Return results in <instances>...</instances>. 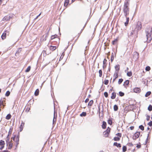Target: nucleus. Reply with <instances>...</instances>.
Masks as SVG:
<instances>
[{"mask_svg": "<svg viewBox=\"0 0 152 152\" xmlns=\"http://www.w3.org/2000/svg\"><path fill=\"white\" fill-rule=\"evenodd\" d=\"M139 31L136 30V29H134V38L135 37V38H136L137 37Z\"/></svg>", "mask_w": 152, "mask_h": 152, "instance_id": "28", "label": "nucleus"}, {"mask_svg": "<svg viewBox=\"0 0 152 152\" xmlns=\"http://www.w3.org/2000/svg\"><path fill=\"white\" fill-rule=\"evenodd\" d=\"M12 136L13 137H12L11 138V139H12L14 141H15V138L16 137V135L15 134H14V133H13V134H12Z\"/></svg>", "mask_w": 152, "mask_h": 152, "instance_id": "56", "label": "nucleus"}, {"mask_svg": "<svg viewBox=\"0 0 152 152\" xmlns=\"http://www.w3.org/2000/svg\"><path fill=\"white\" fill-rule=\"evenodd\" d=\"M54 117L53 121V125L56 123V119L57 117V112L55 110V107H54Z\"/></svg>", "mask_w": 152, "mask_h": 152, "instance_id": "6", "label": "nucleus"}, {"mask_svg": "<svg viewBox=\"0 0 152 152\" xmlns=\"http://www.w3.org/2000/svg\"><path fill=\"white\" fill-rule=\"evenodd\" d=\"M147 124L150 126H152V121H151L148 123Z\"/></svg>", "mask_w": 152, "mask_h": 152, "instance_id": "59", "label": "nucleus"}, {"mask_svg": "<svg viewBox=\"0 0 152 152\" xmlns=\"http://www.w3.org/2000/svg\"><path fill=\"white\" fill-rule=\"evenodd\" d=\"M7 33H9V31H8L6 30L2 33L1 35V39L3 40L6 39L7 36Z\"/></svg>", "mask_w": 152, "mask_h": 152, "instance_id": "9", "label": "nucleus"}, {"mask_svg": "<svg viewBox=\"0 0 152 152\" xmlns=\"http://www.w3.org/2000/svg\"><path fill=\"white\" fill-rule=\"evenodd\" d=\"M140 134V132L138 131H137L135 133L133 136L132 139L134 140H136L137 138H138L139 137Z\"/></svg>", "mask_w": 152, "mask_h": 152, "instance_id": "5", "label": "nucleus"}, {"mask_svg": "<svg viewBox=\"0 0 152 152\" xmlns=\"http://www.w3.org/2000/svg\"><path fill=\"white\" fill-rule=\"evenodd\" d=\"M107 60L105 58H104L103 61V64H104V65L105 64L107 65Z\"/></svg>", "mask_w": 152, "mask_h": 152, "instance_id": "60", "label": "nucleus"}, {"mask_svg": "<svg viewBox=\"0 0 152 152\" xmlns=\"http://www.w3.org/2000/svg\"><path fill=\"white\" fill-rule=\"evenodd\" d=\"M134 104H129L128 106L126 107L125 108H127L129 111H131L134 108Z\"/></svg>", "mask_w": 152, "mask_h": 152, "instance_id": "7", "label": "nucleus"}, {"mask_svg": "<svg viewBox=\"0 0 152 152\" xmlns=\"http://www.w3.org/2000/svg\"><path fill=\"white\" fill-rule=\"evenodd\" d=\"M118 93L119 96L121 97L124 96L125 95L124 93L121 91H119Z\"/></svg>", "mask_w": 152, "mask_h": 152, "instance_id": "40", "label": "nucleus"}, {"mask_svg": "<svg viewBox=\"0 0 152 152\" xmlns=\"http://www.w3.org/2000/svg\"><path fill=\"white\" fill-rule=\"evenodd\" d=\"M113 145L116 146L117 148H120L121 147V144L120 143H118L116 142H114Z\"/></svg>", "mask_w": 152, "mask_h": 152, "instance_id": "14", "label": "nucleus"}, {"mask_svg": "<svg viewBox=\"0 0 152 152\" xmlns=\"http://www.w3.org/2000/svg\"><path fill=\"white\" fill-rule=\"evenodd\" d=\"M127 145H128L129 146L132 147L133 146V144L132 142L128 143Z\"/></svg>", "mask_w": 152, "mask_h": 152, "instance_id": "64", "label": "nucleus"}, {"mask_svg": "<svg viewBox=\"0 0 152 152\" xmlns=\"http://www.w3.org/2000/svg\"><path fill=\"white\" fill-rule=\"evenodd\" d=\"M142 28V24L141 22L138 21L136 27V28L134 29H136V30L139 31Z\"/></svg>", "mask_w": 152, "mask_h": 152, "instance_id": "3", "label": "nucleus"}, {"mask_svg": "<svg viewBox=\"0 0 152 152\" xmlns=\"http://www.w3.org/2000/svg\"><path fill=\"white\" fill-rule=\"evenodd\" d=\"M123 81V80L122 78H120L119 79L118 81V84H120Z\"/></svg>", "mask_w": 152, "mask_h": 152, "instance_id": "50", "label": "nucleus"}, {"mask_svg": "<svg viewBox=\"0 0 152 152\" xmlns=\"http://www.w3.org/2000/svg\"><path fill=\"white\" fill-rule=\"evenodd\" d=\"M10 92L9 90L7 91L5 94V96L7 97L9 96L10 94Z\"/></svg>", "mask_w": 152, "mask_h": 152, "instance_id": "37", "label": "nucleus"}, {"mask_svg": "<svg viewBox=\"0 0 152 152\" xmlns=\"http://www.w3.org/2000/svg\"><path fill=\"white\" fill-rule=\"evenodd\" d=\"M19 137H20V133L19 132H18V135L16 136L15 138H16V140H18V141H19Z\"/></svg>", "mask_w": 152, "mask_h": 152, "instance_id": "42", "label": "nucleus"}, {"mask_svg": "<svg viewBox=\"0 0 152 152\" xmlns=\"http://www.w3.org/2000/svg\"><path fill=\"white\" fill-rule=\"evenodd\" d=\"M113 118L110 117H110L107 120V123L108 124L110 125H111L112 124L113 122H112V120H113Z\"/></svg>", "mask_w": 152, "mask_h": 152, "instance_id": "18", "label": "nucleus"}, {"mask_svg": "<svg viewBox=\"0 0 152 152\" xmlns=\"http://www.w3.org/2000/svg\"><path fill=\"white\" fill-rule=\"evenodd\" d=\"M106 126H107L106 122L104 121H103L102 125V129H106Z\"/></svg>", "mask_w": 152, "mask_h": 152, "instance_id": "17", "label": "nucleus"}, {"mask_svg": "<svg viewBox=\"0 0 152 152\" xmlns=\"http://www.w3.org/2000/svg\"><path fill=\"white\" fill-rule=\"evenodd\" d=\"M31 69V66H28L27 67V69H26V70H25V72H29L30 71Z\"/></svg>", "mask_w": 152, "mask_h": 152, "instance_id": "35", "label": "nucleus"}, {"mask_svg": "<svg viewBox=\"0 0 152 152\" xmlns=\"http://www.w3.org/2000/svg\"><path fill=\"white\" fill-rule=\"evenodd\" d=\"M13 129V127L12 126L10 127L9 131L8 132V134L7 136V137H10V135H11L12 134V131Z\"/></svg>", "mask_w": 152, "mask_h": 152, "instance_id": "13", "label": "nucleus"}, {"mask_svg": "<svg viewBox=\"0 0 152 152\" xmlns=\"http://www.w3.org/2000/svg\"><path fill=\"white\" fill-rule=\"evenodd\" d=\"M57 47L56 46L50 45V48L51 50L53 51L55 50L57 48Z\"/></svg>", "mask_w": 152, "mask_h": 152, "instance_id": "24", "label": "nucleus"}, {"mask_svg": "<svg viewBox=\"0 0 152 152\" xmlns=\"http://www.w3.org/2000/svg\"><path fill=\"white\" fill-rule=\"evenodd\" d=\"M151 94V91H148L147 92L145 95V97H147L149 96Z\"/></svg>", "mask_w": 152, "mask_h": 152, "instance_id": "38", "label": "nucleus"}, {"mask_svg": "<svg viewBox=\"0 0 152 152\" xmlns=\"http://www.w3.org/2000/svg\"><path fill=\"white\" fill-rule=\"evenodd\" d=\"M104 96L106 98L108 97V93L106 91L104 93Z\"/></svg>", "mask_w": 152, "mask_h": 152, "instance_id": "55", "label": "nucleus"}, {"mask_svg": "<svg viewBox=\"0 0 152 152\" xmlns=\"http://www.w3.org/2000/svg\"><path fill=\"white\" fill-rule=\"evenodd\" d=\"M126 21L125 22L124 24L125 26H127L128 24L129 18V17H126Z\"/></svg>", "mask_w": 152, "mask_h": 152, "instance_id": "26", "label": "nucleus"}, {"mask_svg": "<svg viewBox=\"0 0 152 152\" xmlns=\"http://www.w3.org/2000/svg\"><path fill=\"white\" fill-rule=\"evenodd\" d=\"M122 149L123 152H125L127 150V147L126 145H124L122 147Z\"/></svg>", "mask_w": 152, "mask_h": 152, "instance_id": "33", "label": "nucleus"}, {"mask_svg": "<svg viewBox=\"0 0 152 152\" xmlns=\"http://www.w3.org/2000/svg\"><path fill=\"white\" fill-rule=\"evenodd\" d=\"M99 77H101L102 75V71L101 69L99 70Z\"/></svg>", "mask_w": 152, "mask_h": 152, "instance_id": "52", "label": "nucleus"}, {"mask_svg": "<svg viewBox=\"0 0 152 152\" xmlns=\"http://www.w3.org/2000/svg\"><path fill=\"white\" fill-rule=\"evenodd\" d=\"M139 128L142 131H143L144 129V126L142 125H141L139 126Z\"/></svg>", "mask_w": 152, "mask_h": 152, "instance_id": "45", "label": "nucleus"}, {"mask_svg": "<svg viewBox=\"0 0 152 152\" xmlns=\"http://www.w3.org/2000/svg\"><path fill=\"white\" fill-rule=\"evenodd\" d=\"M151 67L149 66H147L145 68V70L146 71H149L151 70Z\"/></svg>", "mask_w": 152, "mask_h": 152, "instance_id": "46", "label": "nucleus"}, {"mask_svg": "<svg viewBox=\"0 0 152 152\" xmlns=\"http://www.w3.org/2000/svg\"><path fill=\"white\" fill-rule=\"evenodd\" d=\"M50 29H48L47 31V32L45 34V37L46 38H47L48 37V36L49 35V31H50Z\"/></svg>", "mask_w": 152, "mask_h": 152, "instance_id": "49", "label": "nucleus"}, {"mask_svg": "<svg viewBox=\"0 0 152 152\" xmlns=\"http://www.w3.org/2000/svg\"><path fill=\"white\" fill-rule=\"evenodd\" d=\"M94 103V101L93 100H91L88 103V107L89 108Z\"/></svg>", "mask_w": 152, "mask_h": 152, "instance_id": "19", "label": "nucleus"}, {"mask_svg": "<svg viewBox=\"0 0 152 152\" xmlns=\"http://www.w3.org/2000/svg\"><path fill=\"white\" fill-rule=\"evenodd\" d=\"M141 91L140 88L139 87H135L133 89L134 92L137 93H139Z\"/></svg>", "mask_w": 152, "mask_h": 152, "instance_id": "10", "label": "nucleus"}, {"mask_svg": "<svg viewBox=\"0 0 152 152\" xmlns=\"http://www.w3.org/2000/svg\"><path fill=\"white\" fill-rule=\"evenodd\" d=\"M124 12H128L129 11V9H123Z\"/></svg>", "mask_w": 152, "mask_h": 152, "instance_id": "51", "label": "nucleus"}, {"mask_svg": "<svg viewBox=\"0 0 152 152\" xmlns=\"http://www.w3.org/2000/svg\"><path fill=\"white\" fill-rule=\"evenodd\" d=\"M58 36V35L56 34H55L54 35H52L51 36L50 40H53V39L57 38Z\"/></svg>", "mask_w": 152, "mask_h": 152, "instance_id": "32", "label": "nucleus"}, {"mask_svg": "<svg viewBox=\"0 0 152 152\" xmlns=\"http://www.w3.org/2000/svg\"><path fill=\"white\" fill-rule=\"evenodd\" d=\"M145 32L147 43L150 42L152 39V28L150 27L146 28Z\"/></svg>", "mask_w": 152, "mask_h": 152, "instance_id": "1", "label": "nucleus"}, {"mask_svg": "<svg viewBox=\"0 0 152 152\" xmlns=\"http://www.w3.org/2000/svg\"><path fill=\"white\" fill-rule=\"evenodd\" d=\"M10 137H6V144L7 147L8 145L10 143H11L10 141Z\"/></svg>", "mask_w": 152, "mask_h": 152, "instance_id": "21", "label": "nucleus"}, {"mask_svg": "<svg viewBox=\"0 0 152 152\" xmlns=\"http://www.w3.org/2000/svg\"><path fill=\"white\" fill-rule=\"evenodd\" d=\"M34 101V99H33L32 100V99H31L28 102L30 103V104H33Z\"/></svg>", "mask_w": 152, "mask_h": 152, "instance_id": "61", "label": "nucleus"}, {"mask_svg": "<svg viewBox=\"0 0 152 152\" xmlns=\"http://www.w3.org/2000/svg\"><path fill=\"white\" fill-rule=\"evenodd\" d=\"M115 72H117L118 73L120 69V65L118 64L116 65L115 66Z\"/></svg>", "mask_w": 152, "mask_h": 152, "instance_id": "11", "label": "nucleus"}, {"mask_svg": "<svg viewBox=\"0 0 152 152\" xmlns=\"http://www.w3.org/2000/svg\"><path fill=\"white\" fill-rule=\"evenodd\" d=\"M87 115L86 112H83L80 114V116L81 117H85Z\"/></svg>", "mask_w": 152, "mask_h": 152, "instance_id": "25", "label": "nucleus"}, {"mask_svg": "<svg viewBox=\"0 0 152 152\" xmlns=\"http://www.w3.org/2000/svg\"><path fill=\"white\" fill-rule=\"evenodd\" d=\"M22 50V48H18L17 50L16 53H15V55L17 56L19 55V53L21 52Z\"/></svg>", "mask_w": 152, "mask_h": 152, "instance_id": "16", "label": "nucleus"}, {"mask_svg": "<svg viewBox=\"0 0 152 152\" xmlns=\"http://www.w3.org/2000/svg\"><path fill=\"white\" fill-rule=\"evenodd\" d=\"M116 96V94L115 92H113L112 93V95L111 96V98L112 99H114L115 98Z\"/></svg>", "mask_w": 152, "mask_h": 152, "instance_id": "20", "label": "nucleus"}, {"mask_svg": "<svg viewBox=\"0 0 152 152\" xmlns=\"http://www.w3.org/2000/svg\"><path fill=\"white\" fill-rule=\"evenodd\" d=\"M109 80H108L105 79L104 81V84L106 85H107L109 83Z\"/></svg>", "mask_w": 152, "mask_h": 152, "instance_id": "53", "label": "nucleus"}, {"mask_svg": "<svg viewBox=\"0 0 152 152\" xmlns=\"http://www.w3.org/2000/svg\"><path fill=\"white\" fill-rule=\"evenodd\" d=\"M146 120L147 121H149L150 120V116L149 115H146Z\"/></svg>", "mask_w": 152, "mask_h": 152, "instance_id": "62", "label": "nucleus"}, {"mask_svg": "<svg viewBox=\"0 0 152 152\" xmlns=\"http://www.w3.org/2000/svg\"><path fill=\"white\" fill-rule=\"evenodd\" d=\"M118 72H115V73H114V78H115V79H116L118 77Z\"/></svg>", "mask_w": 152, "mask_h": 152, "instance_id": "44", "label": "nucleus"}, {"mask_svg": "<svg viewBox=\"0 0 152 152\" xmlns=\"http://www.w3.org/2000/svg\"><path fill=\"white\" fill-rule=\"evenodd\" d=\"M136 147L137 149H139L141 147V145L140 142H139V144H137V145Z\"/></svg>", "mask_w": 152, "mask_h": 152, "instance_id": "57", "label": "nucleus"}, {"mask_svg": "<svg viewBox=\"0 0 152 152\" xmlns=\"http://www.w3.org/2000/svg\"><path fill=\"white\" fill-rule=\"evenodd\" d=\"M114 59V54H113V52L112 53L111 56L110 60H111V62H112L113 61Z\"/></svg>", "mask_w": 152, "mask_h": 152, "instance_id": "39", "label": "nucleus"}, {"mask_svg": "<svg viewBox=\"0 0 152 152\" xmlns=\"http://www.w3.org/2000/svg\"><path fill=\"white\" fill-rule=\"evenodd\" d=\"M148 110L149 111L151 112L152 110V106L151 104H149L148 107Z\"/></svg>", "mask_w": 152, "mask_h": 152, "instance_id": "41", "label": "nucleus"}, {"mask_svg": "<svg viewBox=\"0 0 152 152\" xmlns=\"http://www.w3.org/2000/svg\"><path fill=\"white\" fill-rule=\"evenodd\" d=\"M44 35H43L41 37L40 39V41L42 42L43 41H45L46 40L47 38H46L45 37V38H44Z\"/></svg>", "mask_w": 152, "mask_h": 152, "instance_id": "29", "label": "nucleus"}, {"mask_svg": "<svg viewBox=\"0 0 152 152\" xmlns=\"http://www.w3.org/2000/svg\"><path fill=\"white\" fill-rule=\"evenodd\" d=\"M129 0H125L124 2L123 9H129Z\"/></svg>", "mask_w": 152, "mask_h": 152, "instance_id": "4", "label": "nucleus"}, {"mask_svg": "<svg viewBox=\"0 0 152 152\" xmlns=\"http://www.w3.org/2000/svg\"><path fill=\"white\" fill-rule=\"evenodd\" d=\"M134 34V29L132 30V31L130 33V36H132V35Z\"/></svg>", "mask_w": 152, "mask_h": 152, "instance_id": "63", "label": "nucleus"}, {"mask_svg": "<svg viewBox=\"0 0 152 152\" xmlns=\"http://www.w3.org/2000/svg\"><path fill=\"white\" fill-rule=\"evenodd\" d=\"M39 93V90L38 88L35 91L34 93V95L35 96H38Z\"/></svg>", "mask_w": 152, "mask_h": 152, "instance_id": "23", "label": "nucleus"}, {"mask_svg": "<svg viewBox=\"0 0 152 152\" xmlns=\"http://www.w3.org/2000/svg\"><path fill=\"white\" fill-rule=\"evenodd\" d=\"M58 40V42L57 41H54L53 43H51L52 44L56 45V44H58V45L59 43V40H60V38H58V39H57Z\"/></svg>", "mask_w": 152, "mask_h": 152, "instance_id": "43", "label": "nucleus"}, {"mask_svg": "<svg viewBox=\"0 0 152 152\" xmlns=\"http://www.w3.org/2000/svg\"><path fill=\"white\" fill-rule=\"evenodd\" d=\"M139 53L137 52H134L133 55V58L135 60H137L139 58Z\"/></svg>", "mask_w": 152, "mask_h": 152, "instance_id": "8", "label": "nucleus"}, {"mask_svg": "<svg viewBox=\"0 0 152 152\" xmlns=\"http://www.w3.org/2000/svg\"><path fill=\"white\" fill-rule=\"evenodd\" d=\"M69 0H65L64 2V6L66 8L67 7L68 5L69 4Z\"/></svg>", "mask_w": 152, "mask_h": 152, "instance_id": "15", "label": "nucleus"}, {"mask_svg": "<svg viewBox=\"0 0 152 152\" xmlns=\"http://www.w3.org/2000/svg\"><path fill=\"white\" fill-rule=\"evenodd\" d=\"M5 144L4 141L1 140L0 141V145H4Z\"/></svg>", "mask_w": 152, "mask_h": 152, "instance_id": "47", "label": "nucleus"}, {"mask_svg": "<svg viewBox=\"0 0 152 152\" xmlns=\"http://www.w3.org/2000/svg\"><path fill=\"white\" fill-rule=\"evenodd\" d=\"M126 75L128 77H131L132 75V71H130L129 72H128L127 73Z\"/></svg>", "mask_w": 152, "mask_h": 152, "instance_id": "36", "label": "nucleus"}, {"mask_svg": "<svg viewBox=\"0 0 152 152\" xmlns=\"http://www.w3.org/2000/svg\"><path fill=\"white\" fill-rule=\"evenodd\" d=\"M111 129L108 127L107 129L103 133V134L106 137H108L110 132Z\"/></svg>", "mask_w": 152, "mask_h": 152, "instance_id": "2", "label": "nucleus"}, {"mask_svg": "<svg viewBox=\"0 0 152 152\" xmlns=\"http://www.w3.org/2000/svg\"><path fill=\"white\" fill-rule=\"evenodd\" d=\"M120 138L119 137H114L113 140L115 141H119L120 140Z\"/></svg>", "mask_w": 152, "mask_h": 152, "instance_id": "31", "label": "nucleus"}, {"mask_svg": "<svg viewBox=\"0 0 152 152\" xmlns=\"http://www.w3.org/2000/svg\"><path fill=\"white\" fill-rule=\"evenodd\" d=\"M115 135L117 136V137H119L120 138L122 136V134L120 133H118L116 134Z\"/></svg>", "mask_w": 152, "mask_h": 152, "instance_id": "54", "label": "nucleus"}, {"mask_svg": "<svg viewBox=\"0 0 152 152\" xmlns=\"http://www.w3.org/2000/svg\"><path fill=\"white\" fill-rule=\"evenodd\" d=\"M12 116L10 113L8 114L6 117L5 118L6 119L9 120L10 119Z\"/></svg>", "mask_w": 152, "mask_h": 152, "instance_id": "27", "label": "nucleus"}, {"mask_svg": "<svg viewBox=\"0 0 152 152\" xmlns=\"http://www.w3.org/2000/svg\"><path fill=\"white\" fill-rule=\"evenodd\" d=\"M3 20H6V21H8L9 20L8 18V16H4L3 18Z\"/></svg>", "mask_w": 152, "mask_h": 152, "instance_id": "48", "label": "nucleus"}, {"mask_svg": "<svg viewBox=\"0 0 152 152\" xmlns=\"http://www.w3.org/2000/svg\"><path fill=\"white\" fill-rule=\"evenodd\" d=\"M15 142L16 143V144L15 145L16 148H15V149H16V148H17L18 147V145L19 144V141H18V140H15Z\"/></svg>", "mask_w": 152, "mask_h": 152, "instance_id": "58", "label": "nucleus"}, {"mask_svg": "<svg viewBox=\"0 0 152 152\" xmlns=\"http://www.w3.org/2000/svg\"><path fill=\"white\" fill-rule=\"evenodd\" d=\"M129 83V80H127L125 81L124 82L123 86L124 87L127 88V86H128V85Z\"/></svg>", "mask_w": 152, "mask_h": 152, "instance_id": "12", "label": "nucleus"}, {"mask_svg": "<svg viewBox=\"0 0 152 152\" xmlns=\"http://www.w3.org/2000/svg\"><path fill=\"white\" fill-rule=\"evenodd\" d=\"M118 38H116L115 39L113 40L112 41V44L113 45H115L116 43L118 42Z\"/></svg>", "mask_w": 152, "mask_h": 152, "instance_id": "22", "label": "nucleus"}, {"mask_svg": "<svg viewBox=\"0 0 152 152\" xmlns=\"http://www.w3.org/2000/svg\"><path fill=\"white\" fill-rule=\"evenodd\" d=\"M8 145H9L8 147V149H10V150L11 149L12 147V146H13V144L12 143H9Z\"/></svg>", "mask_w": 152, "mask_h": 152, "instance_id": "34", "label": "nucleus"}, {"mask_svg": "<svg viewBox=\"0 0 152 152\" xmlns=\"http://www.w3.org/2000/svg\"><path fill=\"white\" fill-rule=\"evenodd\" d=\"M118 106L116 104H115L113 106L114 110L115 111H117L118 110Z\"/></svg>", "mask_w": 152, "mask_h": 152, "instance_id": "30", "label": "nucleus"}]
</instances>
